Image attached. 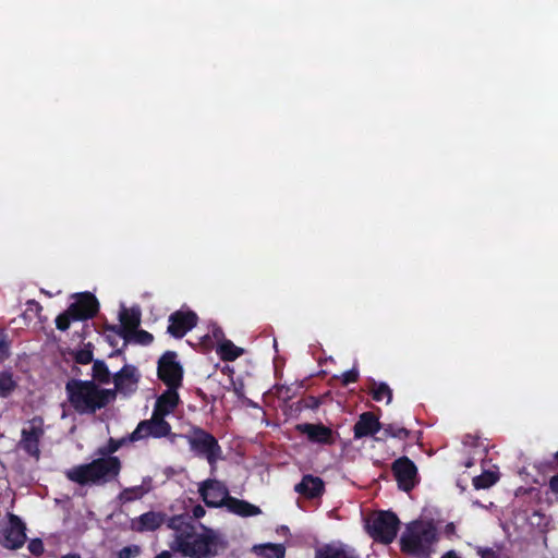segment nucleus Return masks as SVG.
Wrapping results in <instances>:
<instances>
[{"mask_svg":"<svg viewBox=\"0 0 558 558\" xmlns=\"http://www.w3.org/2000/svg\"><path fill=\"white\" fill-rule=\"evenodd\" d=\"M68 402L80 415H94L114 401V392L93 380L71 378L65 383Z\"/></svg>","mask_w":558,"mask_h":558,"instance_id":"obj_1","label":"nucleus"},{"mask_svg":"<svg viewBox=\"0 0 558 558\" xmlns=\"http://www.w3.org/2000/svg\"><path fill=\"white\" fill-rule=\"evenodd\" d=\"M204 532L196 533L195 529L191 534L180 537L179 546H171L183 557L189 558H214L220 550L227 548V542L213 529L202 525Z\"/></svg>","mask_w":558,"mask_h":558,"instance_id":"obj_2","label":"nucleus"},{"mask_svg":"<svg viewBox=\"0 0 558 558\" xmlns=\"http://www.w3.org/2000/svg\"><path fill=\"white\" fill-rule=\"evenodd\" d=\"M438 539L437 529L432 521L415 520L407 524L400 538V548L404 554L429 558Z\"/></svg>","mask_w":558,"mask_h":558,"instance_id":"obj_3","label":"nucleus"},{"mask_svg":"<svg viewBox=\"0 0 558 558\" xmlns=\"http://www.w3.org/2000/svg\"><path fill=\"white\" fill-rule=\"evenodd\" d=\"M190 450L199 458L207 460L211 472L216 469L217 461L222 459V449L217 438L204 428L192 425L184 435Z\"/></svg>","mask_w":558,"mask_h":558,"instance_id":"obj_4","label":"nucleus"},{"mask_svg":"<svg viewBox=\"0 0 558 558\" xmlns=\"http://www.w3.org/2000/svg\"><path fill=\"white\" fill-rule=\"evenodd\" d=\"M400 525L401 522L395 512L378 510L367 518L365 529L374 542L389 545L396 539Z\"/></svg>","mask_w":558,"mask_h":558,"instance_id":"obj_5","label":"nucleus"},{"mask_svg":"<svg viewBox=\"0 0 558 558\" xmlns=\"http://www.w3.org/2000/svg\"><path fill=\"white\" fill-rule=\"evenodd\" d=\"M184 369L174 351H166L157 362V377L168 388H181Z\"/></svg>","mask_w":558,"mask_h":558,"instance_id":"obj_6","label":"nucleus"},{"mask_svg":"<svg viewBox=\"0 0 558 558\" xmlns=\"http://www.w3.org/2000/svg\"><path fill=\"white\" fill-rule=\"evenodd\" d=\"M171 424L166 417L151 413L150 418L142 420L135 429L129 435L131 442L155 438L160 439L170 434Z\"/></svg>","mask_w":558,"mask_h":558,"instance_id":"obj_7","label":"nucleus"},{"mask_svg":"<svg viewBox=\"0 0 558 558\" xmlns=\"http://www.w3.org/2000/svg\"><path fill=\"white\" fill-rule=\"evenodd\" d=\"M45 434L44 420L40 416H34L28 421V426L21 432L20 448L29 457L39 459V444Z\"/></svg>","mask_w":558,"mask_h":558,"instance_id":"obj_8","label":"nucleus"},{"mask_svg":"<svg viewBox=\"0 0 558 558\" xmlns=\"http://www.w3.org/2000/svg\"><path fill=\"white\" fill-rule=\"evenodd\" d=\"M198 493L209 508H222L227 504V498L230 497L227 486L214 478H207L199 484Z\"/></svg>","mask_w":558,"mask_h":558,"instance_id":"obj_9","label":"nucleus"},{"mask_svg":"<svg viewBox=\"0 0 558 558\" xmlns=\"http://www.w3.org/2000/svg\"><path fill=\"white\" fill-rule=\"evenodd\" d=\"M391 471L399 489L409 493L415 487L417 468L410 458L403 456L396 459L391 464Z\"/></svg>","mask_w":558,"mask_h":558,"instance_id":"obj_10","label":"nucleus"},{"mask_svg":"<svg viewBox=\"0 0 558 558\" xmlns=\"http://www.w3.org/2000/svg\"><path fill=\"white\" fill-rule=\"evenodd\" d=\"M198 322V316L195 312L187 311H175L169 316V325L167 332L173 338H183L190 330H192Z\"/></svg>","mask_w":558,"mask_h":558,"instance_id":"obj_11","label":"nucleus"},{"mask_svg":"<svg viewBox=\"0 0 558 558\" xmlns=\"http://www.w3.org/2000/svg\"><path fill=\"white\" fill-rule=\"evenodd\" d=\"M112 380L114 388L111 391L114 392V400L118 393L124 396H131L137 389L140 376L136 374V367L133 365H124L119 372L113 374Z\"/></svg>","mask_w":558,"mask_h":558,"instance_id":"obj_12","label":"nucleus"},{"mask_svg":"<svg viewBox=\"0 0 558 558\" xmlns=\"http://www.w3.org/2000/svg\"><path fill=\"white\" fill-rule=\"evenodd\" d=\"M295 429L305 435L312 444L322 446H332L336 444L333 430L322 423H302L295 426Z\"/></svg>","mask_w":558,"mask_h":558,"instance_id":"obj_13","label":"nucleus"},{"mask_svg":"<svg viewBox=\"0 0 558 558\" xmlns=\"http://www.w3.org/2000/svg\"><path fill=\"white\" fill-rule=\"evenodd\" d=\"M26 526L20 517L9 513L8 526L2 531V545L9 549L21 548L26 541Z\"/></svg>","mask_w":558,"mask_h":558,"instance_id":"obj_14","label":"nucleus"},{"mask_svg":"<svg viewBox=\"0 0 558 558\" xmlns=\"http://www.w3.org/2000/svg\"><path fill=\"white\" fill-rule=\"evenodd\" d=\"M96 485L105 484L117 477L121 471V461L116 456L100 457L92 461Z\"/></svg>","mask_w":558,"mask_h":558,"instance_id":"obj_15","label":"nucleus"},{"mask_svg":"<svg viewBox=\"0 0 558 558\" xmlns=\"http://www.w3.org/2000/svg\"><path fill=\"white\" fill-rule=\"evenodd\" d=\"M75 302L69 305L70 312L80 320L95 317L99 311V302L90 292H81L75 295Z\"/></svg>","mask_w":558,"mask_h":558,"instance_id":"obj_16","label":"nucleus"},{"mask_svg":"<svg viewBox=\"0 0 558 558\" xmlns=\"http://www.w3.org/2000/svg\"><path fill=\"white\" fill-rule=\"evenodd\" d=\"M381 430V423L373 412L362 413L353 426L355 439L374 436Z\"/></svg>","mask_w":558,"mask_h":558,"instance_id":"obj_17","label":"nucleus"},{"mask_svg":"<svg viewBox=\"0 0 558 558\" xmlns=\"http://www.w3.org/2000/svg\"><path fill=\"white\" fill-rule=\"evenodd\" d=\"M177 388H168L157 397L153 413L166 417L171 414L180 403V396Z\"/></svg>","mask_w":558,"mask_h":558,"instance_id":"obj_18","label":"nucleus"},{"mask_svg":"<svg viewBox=\"0 0 558 558\" xmlns=\"http://www.w3.org/2000/svg\"><path fill=\"white\" fill-rule=\"evenodd\" d=\"M295 492L307 499L320 497L325 492L324 481L311 474L304 475L294 487Z\"/></svg>","mask_w":558,"mask_h":558,"instance_id":"obj_19","label":"nucleus"},{"mask_svg":"<svg viewBox=\"0 0 558 558\" xmlns=\"http://www.w3.org/2000/svg\"><path fill=\"white\" fill-rule=\"evenodd\" d=\"M94 468L92 462L78 464L65 472L69 481L76 483L81 486L93 484L96 485Z\"/></svg>","mask_w":558,"mask_h":558,"instance_id":"obj_20","label":"nucleus"},{"mask_svg":"<svg viewBox=\"0 0 558 558\" xmlns=\"http://www.w3.org/2000/svg\"><path fill=\"white\" fill-rule=\"evenodd\" d=\"M227 510L233 514H236L242 518H248L258 515L262 513V510L259 507L250 504L246 500L235 498L233 496H230L227 498V504L225 506Z\"/></svg>","mask_w":558,"mask_h":558,"instance_id":"obj_21","label":"nucleus"},{"mask_svg":"<svg viewBox=\"0 0 558 558\" xmlns=\"http://www.w3.org/2000/svg\"><path fill=\"white\" fill-rule=\"evenodd\" d=\"M165 523L169 529L175 532L174 544L172 546H179L180 537L191 534L195 529L190 521V517L186 514L172 515L168 519L166 518Z\"/></svg>","mask_w":558,"mask_h":558,"instance_id":"obj_22","label":"nucleus"},{"mask_svg":"<svg viewBox=\"0 0 558 558\" xmlns=\"http://www.w3.org/2000/svg\"><path fill=\"white\" fill-rule=\"evenodd\" d=\"M121 326L117 331L121 337L128 339L129 332L134 331L141 324V314L137 311L123 310L120 314Z\"/></svg>","mask_w":558,"mask_h":558,"instance_id":"obj_23","label":"nucleus"},{"mask_svg":"<svg viewBox=\"0 0 558 558\" xmlns=\"http://www.w3.org/2000/svg\"><path fill=\"white\" fill-rule=\"evenodd\" d=\"M315 558H360L353 549L327 544L315 551Z\"/></svg>","mask_w":558,"mask_h":558,"instance_id":"obj_24","label":"nucleus"},{"mask_svg":"<svg viewBox=\"0 0 558 558\" xmlns=\"http://www.w3.org/2000/svg\"><path fill=\"white\" fill-rule=\"evenodd\" d=\"M166 521V514L155 511H148L141 514L137 519L138 531H155Z\"/></svg>","mask_w":558,"mask_h":558,"instance_id":"obj_25","label":"nucleus"},{"mask_svg":"<svg viewBox=\"0 0 558 558\" xmlns=\"http://www.w3.org/2000/svg\"><path fill=\"white\" fill-rule=\"evenodd\" d=\"M244 350L236 347L231 340H223L217 348L220 359L226 362L235 361L243 354Z\"/></svg>","mask_w":558,"mask_h":558,"instance_id":"obj_26","label":"nucleus"},{"mask_svg":"<svg viewBox=\"0 0 558 558\" xmlns=\"http://www.w3.org/2000/svg\"><path fill=\"white\" fill-rule=\"evenodd\" d=\"M111 373L102 360H95L92 367V379L97 385H106L111 381Z\"/></svg>","mask_w":558,"mask_h":558,"instance_id":"obj_27","label":"nucleus"},{"mask_svg":"<svg viewBox=\"0 0 558 558\" xmlns=\"http://www.w3.org/2000/svg\"><path fill=\"white\" fill-rule=\"evenodd\" d=\"M17 388V383L10 371L0 372V397L9 398Z\"/></svg>","mask_w":558,"mask_h":558,"instance_id":"obj_28","label":"nucleus"},{"mask_svg":"<svg viewBox=\"0 0 558 558\" xmlns=\"http://www.w3.org/2000/svg\"><path fill=\"white\" fill-rule=\"evenodd\" d=\"M381 429H383V437H378V438H376V440H383L388 437L404 440V439H408L410 436L409 429H407L405 427H402V426H398L396 424L381 425Z\"/></svg>","mask_w":558,"mask_h":558,"instance_id":"obj_29","label":"nucleus"},{"mask_svg":"<svg viewBox=\"0 0 558 558\" xmlns=\"http://www.w3.org/2000/svg\"><path fill=\"white\" fill-rule=\"evenodd\" d=\"M149 492V487L144 485H137L133 487L124 488L120 494V499L123 502H131L141 499Z\"/></svg>","mask_w":558,"mask_h":558,"instance_id":"obj_30","label":"nucleus"},{"mask_svg":"<svg viewBox=\"0 0 558 558\" xmlns=\"http://www.w3.org/2000/svg\"><path fill=\"white\" fill-rule=\"evenodd\" d=\"M371 395L373 400L379 402L387 399V403H390L392 400V390L386 383H373V387L371 389Z\"/></svg>","mask_w":558,"mask_h":558,"instance_id":"obj_31","label":"nucleus"},{"mask_svg":"<svg viewBox=\"0 0 558 558\" xmlns=\"http://www.w3.org/2000/svg\"><path fill=\"white\" fill-rule=\"evenodd\" d=\"M498 481V475L492 471H485L473 478V486L476 489H486Z\"/></svg>","mask_w":558,"mask_h":558,"instance_id":"obj_32","label":"nucleus"},{"mask_svg":"<svg viewBox=\"0 0 558 558\" xmlns=\"http://www.w3.org/2000/svg\"><path fill=\"white\" fill-rule=\"evenodd\" d=\"M70 354L77 364L86 365L92 362L94 363V353L90 343L86 344L83 349L72 351Z\"/></svg>","mask_w":558,"mask_h":558,"instance_id":"obj_33","label":"nucleus"},{"mask_svg":"<svg viewBox=\"0 0 558 558\" xmlns=\"http://www.w3.org/2000/svg\"><path fill=\"white\" fill-rule=\"evenodd\" d=\"M73 320H80L77 317H75L74 313L70 312V307H68L66 311L59 314L56 318V327L60 331H66L70 328L71 322Z\"/></svg>","mask_w":558,"mask_h":558,"instance_id":"obj_34","label":"nucleus"},{"mask_svg":"<svg viewBox=\"0 0 558 558\" xmlns=\"http://www.w3.org/2000/svg\"><path fill=\"white\" fill-rule=\"evenodd\" d=\"M126 442L125 438L114 439L110 438L106 447H101L98 449V453L102 457L111 456L117 452L124 444Z\"/></svg>","mask_w":558,"mask_h":558,"instance_id":"obj_35","label":"nucleus"},{"mask_svg":"<svg viewBox=\"0 0 558 558\" xmlns=\"http://www.w3.org/2000/svg\"><path fill=\"white\" fill-rule=\"evenodd\" d=\"M266 558H284L286 548L281 544H268L266 545Z\"/></svg>","mask_w":558,"mask_h":558,"instance_id":"obj_36","label":"nucleus"},{"mask_svg":"<svg viewBox=\"0 0 558 558\" xmlns=\"http://www.w3.org/2000/svg\"><path fill=\"white\" fill-rule=\"evenodd\" d=\"M133 339L136 343H140V344H143V345H148L153 342L154 340V337L150 332L146 331V330H134V333H133Z\"/></svg>","mask_w":558,"mask_h":558,"instance_id":"obj_37","label":"nucleus"},{"mask_svg":"<svg viewBox=\"0 0 558 558\" xmlns=\"http://www.w3.org/2000/svg\"><path fill=\"white\" fill-rule=\"evenodd\" d=\"M10 356V342L8 336L0 331V361H4Z\"/></svg>","mask_w":558,"mask_h":558,"instance_id":"obj_38","label":"nucleus"},{"mask_svg":"<svg viewBox=\"0 0 558 558\" xmlns=\"http://www.w3.org/2000/svg\"><path fill=\"white\" fill-rule=\"evenodd\" d=\"M359 377L360 373L357 368L353 367L342 374L341 383L343 386H348L350 384L356 383L359 380Z\"/></svg>","mask_w":558,"mask_h":558,"instance_id":"obj_39","label":"nucleus"},{"mask_svg":"<svg viewBox=\"0 0 558 558\" xmlns=\"http://www.w3.org/2000/svg\"><path fill=\"white\" fill-rule=\"evenodd\" d=\"M476 553L481 558H501L500 551L490 547L478 546Z\"/></svg>","mask_w":558,"mask_h":558,"instance_id":"obj_40","label":"nucleus"},{"mask_svg":"<svg viewBox=\"0 0 558 558\" xmlns=\"http://www.w3.org/2000/svg\"><path fill=\"white\" fill-rule=\"evenodd\" d=\"M27 548L34 556H40L44 553V543L40 538H33L29 541Z\"/></svg>","mask_w":558,"mask_h":558,"instance_id":"obj_41","label":"nucleus"},{"mask_svg":"<svg viewBox=\"0 0 558 558\" xmlns=\"http://www.w3.org/2000/svg\"><path fill=\"white\" fill-rule=\"evenodd\" d=\"M140 553L137 546H125L118 553V558H131Z\"/></svg>","mask_w":558,"mask_h":558,"instance_id":"obj_42","label":"nucleus"},{"mask_svg":"<svg viewBox=\"0 0 558 558\" xmlns=\"http://www.w3.org/2000/svg\"><path fill=\"white\" fill-rule=\"evenodd\" d=\"M549 490L558 497V474L551 476L548 482Z\"/></svg>","mask_w":558,"mask_h":558,"instance_id":"obj_43","label":"nucleus"},{"mask_svg":"<svg viewBox=\"0 0 558 558\" xmlns=\"http://www.w3.org/2000/svg\"><path fill=\"white\" fill-rule=\"evenodd\" d=\"M26 304H27V308L28 310L35 308L37 316L38 317L40 316V313L43 311V306H41V304L39 302H37L36 300H29V301H27Z\"/></svg>","mask_w":558,"mask_h":558,"instance_id":"obj_44","label":"nucleus"},{"mask_svg":"<svg viewBox=\"0 0 558 558\" xmlns=\"http://www.w3.org/2000/svg\"><path fill=\"white\" fill-rule=\"evenodd\" d=\"M206 511L203 506L196 505L192 509V514L194 519H201L205 515Z\"/></svg>","mask_w":558,"mask_h":558,"instance_id":"obj_45","label":"nucleus"},{"mask_svg":"<svg viewBox=\"0 0 558 558\" xmlns=\"http://www.w3.org/2000/svg\"><path fill=\"white\" fill-rule=\"evenodd\" d=\"M277 395L284 399H290L291 396L289 395L290 388L286 386H276Z\"/></svg>","mask_w":558,"mask_h":558,"instance_id":"obj_46","label":"nucleus"},{"mask_svg":"<svg viewBox=\"0 0 558 558\" xmlns=\"http://www.w3.org/2000/svg\"><path fill=\"white\" fill-rule=\"evenodd\" d=\"M444 533L447 537H451L456 534V525L452 522H449L445 525Z\"/></svg>","mask_w":558,"mask_h":558,"instance_id":"obj_47","label":"nucleus"},{"mask_svg":"<svg viewBox=\"0 0 558 558\" xmlns=\"http://www.w3.org/2000/svg\"><path fill=\"white\" fill-rule=\"evenodd\" d=\"M180 437H183L184 438V435H180V434H177V433H173L172 432V428L170 429V434L167 435L165 438L168 439V441L170 444H175L177 442V439L180 438Z\"/></svg>","mask_w":558,"mask_h":558,"instance_id":"obj_48","label":"nucleus"},{"mask_svg":"<svg viewBox=\"0 0 558 558\" xmlns=\"http://www.w3.org/2000/svg\"><path fill=\"white\" fill-rule=\"evenodd\" d=\"M441 558H460L456 551L449 550L446 554L442 555Z\"/></svg>","mask_w":558,"mask_h":558,"instance_id":"obj_49","label":"nucleus"},{"mask_svg":"<svg viewBox=\"0 0 558 558\" xmlns=\"http://www.w3.org/2000/svg\"><path fill=\"white\" fill-rule=\"evenodd\" d=\"M171 553L168 550H162L160 554H158L155 558H171Z\"/></svg>","mask_w":558,"mask_h":558,"instance_id":"obj_50","label":"nucleus"},{"mask_svg":"<svg viewBox=\"0 0 558 558\" xmlns=\"http://www.w3.org/2000/svg\"><path fill=\"white\" fill-rule=\"evenodd\" d=\"M61 558H81L77 554H68L65 556H62Z\"/></svg>","mask_w":558,"mask_h":558,"instance_id":"obj_51","label":"nucleus"},{"mask_svg":"<svg viewBox=\"0 0 558 558\" xmlns=\"http://www.w3.org/2000/svg\"><path fill=\"white\" fill-rule=\"evenodd\" d=\"M118 354H121V350H120V349L116 350V351L111 354V356H112V355H118Z\"/></svg>","mask_w":558,"mask_h":558,"instance_id":"obj_52","label":"nucleus"},{"mask_svg":"<svg viewBox=\"0 0 558 558\" xmlns=\"http://www.w3.org/2000/svg\"><path fill=\"white\" fill-rule=\"evenodd\" d=\"M41 292L45 293L48 296H51V294L48 291H45V290L41 289Z\"/></svg>","mask_w":558,"mask_h":558,"instance_id":"obj_53","label":"nucleus"},{"mask_svg":"<svg viewBox=\"0 0 558 558\" xmlns=\"http://www.w3.org/2000/svg\"><path fill=\"white\" fill-rule=\"evenodd\" d=\"M217 332H218V333H221V330H217V331H215V333H214V335H215V337H217Z\"/></svg>","mask_w":558,"mask_h":558,"instance_id":"obj_54","label":"nucleus"}]
</instances>
